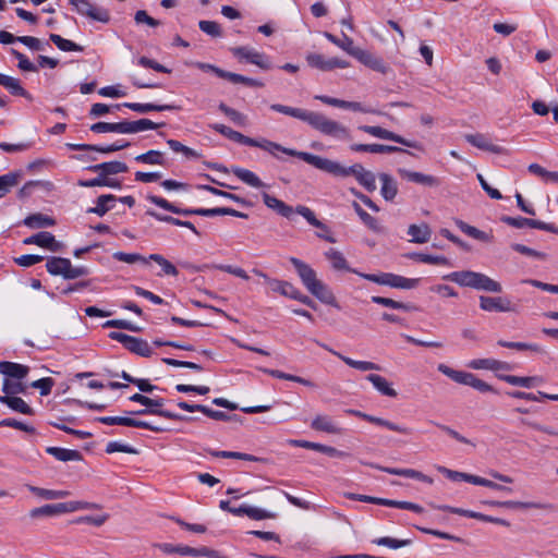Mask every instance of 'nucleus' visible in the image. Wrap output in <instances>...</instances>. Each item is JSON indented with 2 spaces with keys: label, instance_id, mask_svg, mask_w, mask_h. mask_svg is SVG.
Here are the masks:
<instances>
[{
  "label": "nucleus",
  "instance_id": "680f3d73",
  "mask_svg": "<svg viewBox=\"0 0 558 558\" xmlns=\"http://www.w3.org/2000/svg\"><path fill=\"white\" fill-rule=\"evenodd\" d=\"M149 260L157 263L161 267V270H162L161 275L177 276L179 274L175 266L173 264H171L168 259H166L160 254H150L148 256V262Z\"/></svg>",
  "mask_w": 558,
  "mask_h": 558
},
{
  "label": "nucleus",
  "instance_id": "f3484780",
  "mask_svg": "<svg viewBox=\"0 0 558 558\" xmlns=\"http://www.w3.org/2000/svg\"><path fill=\"white\" fill-rule=\"evenodd\" d=\"M353 58H355L365 66L381 74H386L390 71V68L380 57H377L372 52L364 50L360 47L359 49H356V51H353Z\"/></svg>",
  "mask_w": 558,
  "mask_h": 558
},
{
  "label": "nucleus",
  "instance_id": "412c9836",
  "mask_svg": "<svg viewBox=\"0 0 558 558\" xmlns=\"http://www.w3.org/2000/svg\"><path fill=\"white\" fill-rule=\"evenodd\" d=\"M359 130L363 131L364 133H367L374 137H377V138L392 141V142H396L398 144H401V145H404L408 147H415L414 143H412V142L405 140L404 137H402L391 131H388L381 126L360 125Z\"/></svg>",
  "mask_w": 558,
  "mask_h": 558
},
{
  "label": "nucleus",
  "instance_id": "f03ea898",
  "mask_svg": "<svg viewBox=\"0 0 558 558\" xmlns=\"http://www.w3.org/2000/svg\"><path fill=\"white\" fill-rule=\"evenodd\" d=\"M289 260L293 265L302 283L311 294L317 298L322 303L333 306L338 310L340 308L330 288L317 278L316 271L308 264L296 257H290Z\"/></svg>",
  "mask_w": 558,
  "mask_h": 558
},
{
  "label": "nucleus",
  "instance_id": "f257e3e1",
  "mask_svg": "<svg viewBox=\"0 0 558 558\" xmlns=\"http://www.w3.org/2000/svg\"><path fill=\"white\" fill-rule=\"evenodd\" d=\"M272 111L293 117L303 122H306L314 130L324 135L331 136L337 140L349 141L351 138L350 131L343 124L327 118L325 114L317 111H310L301 108H294L280 104H272L270 106Z\"/></svg>",
  "mask_w": 558,
  "mask_h": 558
},
{
  "label": "nucleus",
  "instance_id": "3c124183",
  "mask_svg": "<svg viewBox=\"0 0 558 558\" xmlns=\"http://www.w3.org/2000/svg\"><path fill=\"white\" fill-rule=\"evenodd\" d=\"M371 300L373 303L390 307L393 310H401L404 312H411L416 310V307L410 303L398 302L389 298L374 295L371 298Z\"/></svg>",
  "mask_w": 558,
  "mask_h": 558
},
{
  "label": "nucleus",
  "instance_id": "37998d69",
  "mask_svg": "<svg viewBox=\"0 0 558 558\" xmlns=\"http://www.w3.org/2000/svg\"><path fill=\"white\" fill-rule=\"evenodd\" d=\"M232 172L238 179L252 187L260 189L265 186L264 182L251 170L235 167Z\"/></svg>",
  "mask_w": 558,
  "mask_h": 558
},
{
  "label": "nucleus",
  "instance_id": "a18cd8bd",
  "mask_svg": "<svg viewBox=\"0 0 558 558\" xmlns=\"http://www.w3.org/2000/svg\"><path fill=\"white\" fill-rule=\"evenodd\" d=\"M125 349L144 357H149L154 353L151 347L146 340L136 337H132Z\"/></svg>",
  "mask_w": 558,
  "mask_h": 558
},
{
  "label": "nucleus",
  "instance_id": "864d4df0",
  "mask_svg": "<svg viewBox=\"0 0 558 558\" xmlns=\"http://www.w3.org/2000/svg\"><path fill=\"white\" fill-rule=\"evenodd\" d=\"M420 282L418 278H405L400 275L390 274L389 277V287L397 289H414L417 287Z\"/></svg>",
  "mask_w": 558,
  "mask_h": 558
},
{
  "label": "nucleus",
  "instance_id": "49530a36",
  "mask_svg": "<svg viewBox=\"0 0 558 558\" xmlns=\"http://www.w3.org/2000/svg\"><path fill=\"white\" fill-rule=\"evenodd\" d=\"M352 207L356 215L360 217L362 222L372 231L379 233L383 231V227L379 225L376 218L366 213L359 203L353 202Z\"/></svg>",
  "mask_w": 558,
  "mask_h": 558
},
{
  "label": "nucleus",
  "instance_id": "dca6fc26",
  "mask_svg": "<svg viewBox=\"0 0 558 558\" xmlns=\"http://www.w3.org/2000/svg\"><path fill=\"white\" fill-rule=\"evenodd\" d=\"M502 221L511 227L519 228V229L529 227V228L544 230L547 232L558 234V227H556L553 223H547V222H544L541 220L523 218V217H504Z\"/></svg>",
  "mask_w": 558,
  "mask_h": 558
},
{
  "label": "nucleus",
  "instance_id": "a19ab883",
  "mask_svg": "<svg viewBox=\"0 0 558 558\" xmlns=\"http://www.w3.org/2000/svg\"><path fill=\"white\" fill-rule=\"evenodd\" d=\"M23 223L31 229H41L54 226L56 220L41 213H36L27 216Z\"/></svg>",
  "mask_w": 558,
  "mask_h": 558
},
{
  "label": "nucleus",
  "instance_id": "79ce46f5",
  "mask_svg": "<svg viewBox=\"0 0 558 558\" xmlns=\"http://www.w3.org/2000/svg\"><path fill=\"white\" fill-rule=\"evenodd\" d=\"M408 234L411 236V242L423 244L429 241L432 230L426 223L411 225Z\"/></svg>",
  "mask_w": 558,
  "mask_h": 558
},
{
  "label": "nucleus",
  "instance_id": "052dcab7",
  "mask_svg": "<svg viewBox=\"0 0 558 558\" xmlns=\"http://www.w3.org/2000/svg\"><path fill=\"white\" fill-rule=\"evenodd\" d=\"M137 162L146 163V165H163L165 158L163 154L159 150H148L144 154H141L135 157Z\"/></svg>",
  "mask_w": 558,
  "mask_h": 558
},
{
  "label": "nucleus",
  "instance_id": "2eb2a0df",
  "mask_svg": "<svg viewBox=\"0 0 558 558\" xmlns=\"http://www.w3.org/2000/svg\"><path fill=\"white\" fill-rule=\"evenodd\" d=\"M480 308L485 312L508 313L514 312L515 307L508 298L480 296Z\"/></svg>",
  "mask_w": 558,
  "mask_h": 558
},
{
  "label": "nucleus",
  "instance_id": "f8f14e48",
  "mask_svg": "<svg viewBox=\"0 0 558 558\" xmlns=\"http://www.w3.org/2000/svg\"><path fill=\"white\" fill-rule=\"evenodd\" d=\"M232 54L240 61L244 60L247 63L254 64L262 70L272 69V63L267 54L259 52L254 48L242 46L233 47L230 49Z\"/></svg>",
  "mask_w": 558,
  "mask_h": 558
},
{
  "label": "nucleus",
  "instance_id": "f704fd0d",
  "mask_svg": "<svg viewBox=\"0 0 558 558\" xmlns=\"http://www.w3.org/2000/svg\"><path fill=\"white\" fill-rule=\"evenodd\" d=\"M378 177L381 182V196L388 202L393 201L398 194L397 181L388 173H380Z\"/></svg>",
  "mask_w": 558,
  "mask_h": 558
},
{
  "label": "nucleus",
  "instance_id": "4d7b16f0",
  "mask_svg": "<svg viewBox=\"0 0 558 558\" xmlns=\"http://www.w3.org/2000/svg\"><path fill=\"white\" fill-rule=\"evenodd\" d=\"M326 258L330 262L336 270H350L343 254L335 248H329L325 253Z\"/></svg>",
  "mask_w": 558,
  "mask_h": 558
},
{
  "label": "nucleus",
  "instance_id": "aec40b11",
  "mask_svg": "<svg viewBox=\"0 0 558 558\" xmlns=\"http://www.w3.org/2000/svg\"><path fill=\"white\" fill-rule=\"evenodd\" d=\"M26 245L35 244L40 247L47 248L51 252H59L62 250L63 244L56 240L54 235L47 231H41L33 234L23 240Z\"/></svg>",
  "mask_w": 558,
  "mask_h": 558
},
{
  "label": "nucleus",
  "instance_id": "bb28decb",
  "mask_svg": "<svg viewBox=\"0 0 558 558\" xmlns=\"http://www.w3.org/2000/svg\"><path fill=\"white\" fill-rule=\"evenodd\" d=\"M465 140L471 145L477 147L478 149L494 153V154H504L505 148L493 144L485 135L483 134H468L465 135Z\"/></svg>",
  "mask_w": 558,
  "mask_h": 558
},
{
  "label": "nucleus",
  "instance_id": "0eeeda50",
  "mask_svg": "<svg viewBox=\"0 0 558 558\" xmlns=\"http://www.w3.org/2000/svg\"><path fill=\"white\" fill-rule=\"evenodd\" d=\"M252 143L253 144H248V146H251V147H258V148L269 153L274 157L278 158L277 153L280 151V153L287 154V155L292 156V157H298L299 159L307 162L308 165H311V166H313L315 168H317L318 161H319V158H320V156L313 155L311 153L299 151V150H295V149H292V148L283 147L280 144L271 142V141L266 140V138H259V140L252 138Z\"/></svg>",
  "mask_w": 558,
  "mask_h": 558
},
{
  "label": "nucleus",
  "instance_id": "603ef678",
  "mask_svg": "<svg viewBox=\"0 0 558 558\" xmlns=\"http://www.w3.org/2000/svg\"><path fill=\"white\" fill-rule=\"evenodd\" d=\"M28 490L35 494L36 496L47 499V500H53V499H62L70 496V492L68 490H53V489H46L40 488L36 486L28 485Z\"/></svg>",
  "mask_w": 558,
  "mask_h": 558
},
{
  "label": "nucleus",
  "instance_id": "5fc2aeb1",
  "mask_svg": "<svg viewBox=\"0 0 558 558\" xmlns=\"http://www.w3.org/2000/svg\"><path fill=\"white\" fill-rule=\"evenodd\" d=\"M311 426L313 429L317 432H323L331 435H340L344 430L335 421H312Z\"/></svg>",
  "mask_w": 558,
  "mask_h": 558
},
{
  "label": "nucleus",
  "instance_id": "8fccbe9b",
  "mask_svg": "<svg viewBox=\"0 0 558 558\" xmlns=\"http://www.w3.org/2000/svg\"><path fill=\"white\" fill-rule=\"evenodd\" d=\"M456 225L463 233H465L466 235H469L475 240H478L482 242H490L492 241L490 234H488L473 226H470L462 220H457Z\"/></svg>",
  "mask_w": 558,
  "mask_h": 558
},
{
  "label": "nucleus",
  "instance_id": "20e7f679",
  "mask_svg": "<svg viewBox=\"0 0 558 558\" xmlns=\"http://www.w3.org/2000/svg\"><path fill=\"white\" fill-rule=\"evenodd\" d=\"M317 169L330 173L335 177L345 178L353 175L359 184L366 189L368 192H374L376 190L375 174L372 171L366 170L361 163H354L350 167H344L337 161L320 157Z\"/></svg>",
  "mask_w": 558,
  "mask_h": 558
},
{
  "label": "nucleus",
  "instance_id": "b1692460",
  "mask_svg": "<svg viewBox=\"0 0 558 558\" xmlns=\"http://www.w3.org/2000/svg\"><path fill=\"white\" fill-rule=\"evenodd\" d=\"M0 373L4 378L22 380L28 375L29 367L14 362L2 361L0 362Z\"/></svg>",
  "mask_w": 558,
  "mask_h": 558
},
{
  "label": "nucleus",
  "instance_id": "5701e85b",
  "mask_svg": "<svg viewBox=\"0 0 558 558\" xmlns=\"http://www.w3.org/2000/svg\"><path fill=\"white\" fill-rule=\"evenodd\" d=\"M350 149L355 153H372V154H391V153H408L397 146L384 144H352Z\"/></svg>",
  "mask_w": 558,
  "mask_h": 558
},
{
  "label": "nucleus",
  "instance_id": "9d476101",
  "mask_svg": "<svg viewBox=\"0 0 558 558\" xmlns=\"http://www.w3.org/2000/svg\"><path fill=\"white\" fill-rule=\"evenodd\" d=\"M130 401L144 405V409L134 412L136 415H158L166 418H182L181 416L174 414L171 410L166 409L165 402L160 398L153 399L141 393H134L130 397Z\"/></svg>",
  "mask_w": 558,
  "mask_h": 558
},
{
  "label": "nucleus",
  "instance_id": "774afa93",
  "mask_svg": "<svg viewBox=\"0 0 558 558\" xmlns=\"http://www.w3.org/2000/svg\"><path fill=\"white\" fill-rule=\"evenodd\" d=\"M2 86L5 87L12 95L26 97L27 92L21 86L17 78L7 75Z\"/></svg>",
  "mask_w": 558,
  "mask_h": 558
},
{
  "label": "nucleus",
  "instance_id": "13d9d810",
  "mask_svg": "<svg viewBox=\"0 0 558 558\" xmlns=\"http://www.w3.org/2000/svg\"><path fill=\"white\" fill-rule=\"evenodd\" d=\"M3 396H17L26 391V387L21 380L13 378H3L2 383Z\"/></svg>",
  "mask_w": 558,
  "mask_h": 558
},
{
  "label": "nucleus",
  "instance_id": "a211bd4d",
  "mask_svg": "<svg viewBox=\"0 0 558 558\" xmlns=\"http://www.w3.org/2000/svg\"><path fill=\"white\" fill-rule=\"evenodd\" d=\"M485 505L492 507H501L508 509H538V510H553L554 505L548 502H535V501H518V500H507V501H498V500H486Z\"/></svg>",
  "mask_w": 558,
  "mask_h": 558
},
{
  "label": "nucleus",
  "instance_id": "423d86ee",
  "mask_svg": "<svg viewBox=\"0 0 558 558\" xmlns=\"http://www.w3.org/2000/svg\"><path fill=\"white\" fill-rule=\"evenodd\" d=\"M253 272L255 275L262 277L274 292H277V293H279L283 296L290 298L292 300L300 301L301 303H303L314 310L316 308V304L314 303V301L311 298H308L307 295L303 294L292 283H290L288 281L270 278L265 272H263L258 269H253Z\"/></svg>",
  "mask_w": 558,
  "mask_h": 558
},
{
  "label": "nucleus",
  "instance_id": "4c0bfd02",
  "mask_svg": "<svg viewBox=\"0 0 558 558\" xmlns=\"http://www.w3.org/2000/svg\"><path fill=\"white\" fill-rule=\"evenodd\" d=\"M178 408L184 411L189 412H201L202 414L210 417V418H229L223 412L221 411H213L210 408L202 405V404H193L185 401H180L177 403Z\"/></svg>",
  "mask_w": 558,
  "mask_h": 558
},
{
  "label": "nucleus",
  "instance_id": "cd10ccee",
  "mask_svg": "<svg viewBox=\"0 0 558 558\" xmlns=\"http://www.w3.org/2000/svg\"><path fill=\"white\" fill-rule=\"evenodd\" d=\"M468 366L472 369L488 371H509L510 364L495 359H475L469 362Z\"/></svg>",
  "mask_w": 558,
  "mask_h": 558
},
{
  "label": "nucleus",
  "instance_id": "58836bf2",
  "mask_svg": "<svg viewBox=\"0 0 558 558\" xmlns=\"http://www.w3.org/2000/svg\"><path fill=\"white\" fill-rule=\"evenodd\" d=\"M211 128L215 131H217L218 133L222 134L223 136L228 137L229 140H231L233 142H236L239 144L246 145V146H248V144H253L252 137H248L238 131H234L225 124L215 123Z\"/></svg>",
  "mask_w": 558,
  "mask_h": 558
},
{
  "label": "nucleus",
  "instance_id": "69168bd1",
  "mask_svg": "<svg viewBox=\"0 0 558 558\" xmlns=\"http://www.w3.org/2000/svg\"><path fill=\"white\" fill-rule=\"evenodd\" d=\"M497 344L502 348L514 349L518 351L530 350V351L537 352V353L543 351L542 348L536 343L512 342V341L498 340Z\"/></svg>",
  "mask_w": 558,
  "mask_h": 558
},
{
  "label": "nucleus",
  "instance_id": "4468645a",
  "mask_svg": "<svg viewBox=\"0 0 558 558\" xmlns=\"http://www.w3.org/2000/svg\"><path fill=\"white\" fill-rule=\"evenodd\" d=\"M306 61L310 66L325 72L350 66V63L345 60L339 58L326 59L323 54L314 52L306 56Z\"/></svg>",
  "mask_w": 558,
  "mask_h": 558
},
{
  "label": "nucleus",
  "instance_id": "c756f323",
  "mask_svg": "<svg viewBox=\"0 0 558 558\" xmlns=\"http://www.w3.org/2000/svg\"><path fill=\"white\" fill-rule=\"evenodd\" d=\"M90 131L95 133L129 134V121L124 120L116 123L97 122L90 126Z\"/></svg>",
  "mask_w": 558,
  "mask_h": 558
},
{
  "label": "nucleus",
  "instance_id": "4be33fe9",
  "mask_svg": "<svg viewBox=\"0 0 558 558\" xmlns=\"http://www.w3.org/2000/svg\"><path fill=\"white\" fill-rule=\"evenodd\" d=\"M400 177L405 179L409 182H413L427 187H438L441 184V181L434 175L425 174L417 171H411L407 169L398 170Z\"/></svg>",
  "mask_w": 558,
  "mask_h": 558
},
{
  "label": "nucleus",
  "instance_id": "bf43d9fd",
  "mask_svg": "<svg viewBox=\"0 0 558 558\" xmlns=\"http://www.w3.org/2000/svg\"><path fill=\"white\" fill-rule=\"evenodd\" d=\"M49 39L62 51H83V47L58 34H50Z\"/></svg>",
  "mask_w": 558,
  "mask_h": 558
},
{
  "label": "nucleus",
  "instance_id": "a878e982",
  "mask_svg": "<svg viewBox=\"0 0 558 558\" xmlns=\"http://www.w3.org/2000/svg\"><path fill=\"white\" fill-rule=\"evenodd\" d=\"M87 169L92 172L109 177L112 174L126 172L129 167L122 161H109L89 166Z\"/></svg>",
  "mask_w": 558,
  "mask_h": 558
},
{
  "label": "nucleus",
  "instance_id": "9b49d317",
  "mask_svg": "<svg viewBox=\"0 0 558 558\" xmlns=\"http://www.w3.org/2000/svg\"><path fill=\"white\" fill-rule=\"evenodd\" d=\"M47 271L52 276H62L64 279H76L88 275L86 267H73L71 260L63 257H50L46 264Z\"/></svg>",
  "mask_w": 558,
  "mask_h": 558
},
{
  "label": "nucleus",
  "instance_id": "ddd939ff",
  "mask_svg": "<svg viewBox=\"0 0 558 558\" xmlns=\"http://www.w3.org/2000/svg\"><path fill=\"white\" fill-rule=\"evenodd\" d=\"M70 4L74 7L75 11L90 20L101 23L109 22V13L107 10L96 7L90 0H70Z\"/></svg>",
  "mask_w": 558,
  "mask_h": 558
},
{
  "label": "nucleus",
  "instance_id": "6e6d98bb",
  "mask_svg": "<svg viewBox=\"0 0 558 558\" xmlns=\"http://www.w3.org/2000/svg\"><path fill=\"white\" fill-rule=\"evenodd\" d=\"M430 506L435 509H439V510H442V511H448V512H451V513H456V514H459V515H463V517H468V518H472V519H477L480 521H486V514H483V513H480V512H475V511H471V510H465V509H462V508H456V507H451V506H437V505H434V504H430Z\"/></svg>",
  "mask_w": 558,
  "mask_h": 558
},
{
  "label": "nucleus",
  "instance_id": "de8ad7c7",
  "mask_svg": "<svg viewBox=\"0 0 558 558\" xmlns=\"http://www.w3.org/2000/svg\"><path fill=\"white\" fill-rule=\"evenodd\" d=\"M324 36L327 40H329L330 43H332L333 45H336L337 47H339L340 49H342L343 51H345L347 53H349L352 57H353V51H356V49H359V47H355L353 45V39L345 34H343L342 39L338 38L337 36L332 35L331 33H328V32H325Z\"/></svg>",
  "mask_w": 558,
  "mask_h": 558
},
{
  "label": "nucleus",
  "instance_id": "c85d7f7f",
  "mask_svg": "<svg viewBox=\"0 0 558 558\" xmlns=\"http://www.w3.org/2000/svg\"><path fill=\"white\" fill-rule=\"evenodd\" d=\"M121 107L129 108L138 113H148L150 111H170L174 110L177 107L173 105H155V104H140V102H123L121 105H116L114 108L119 109Z\"/></svg>",
  "mask_w": 558,
  "mask_h": 558
},
{
  "label": "nucleus",
  "instance_id": "338daca9",
  "mask_svg": "<svg viewBox=\"0 0 558 558\" xmlns=\"http://www.w3.org/2000/svg\"><path fill=\"white\" fill-rule=\"evenodd\" d=\"M112 257L116 260L123 262L126 264H135V263L147 264L148 263V257L146 258L137 253L114 252L112 254Z\"/></svg>",
  "mask_w": 558,
  "mask_h": 558
},
{
  "label": "nucleus",
  "instance_id": "c9c22d12",
  "mask_svg": "<svg viewBox=\"0 0 558 558\" xmlns=\"http://www.w3.org/2000/svg\"><path fill=\"white\" fill-rule=\"evenodd\" d=\"M46 452L59 461H81L83 456L80 451L60 447H47Z\"/></svg>",
  "mask_w": 558,
  "mask_h": 558
},
{
  "label": "nucleus",
  "instance_id": "0e129e2a",
  "mask_svg": "<svg viewBox=\"0 0 558 558\" xmlns=\"http://www.w3.org/2000/svg\"><path fill=\"white\" fill-rule=\"evenodd\" d=\"M411 258L416 259L424 264L429 265H449V260L445 256L429 255L423 253H413L410 255Z\"/></svg>",
  "mask_w": 558,
  "mask_h": 558
},
{
  "label": "nucleus",
  "instance_id": "7ed1b4c3",
  "mask_svg": "<svg viewBox=\"0 0 558 558\" xmlns=\"http://www.w3.org/2000/svg\"><path fill=\"white\" fill-rule=\"evenodd\" d=\"M289 260L293 265L302 283L311 294L317 298L322 303L333 306L338 310L340 308L330 288L317 278L316 271L308 264L296 257H290Z\"/></svg>",
  "mask_w": 558,
  "mask_h": 558
},
{
  "label": "nucleus",
  "instance_id": "6ab92c4d",
  "mask_svg": "<svg viewBox=\"0 0 558 558\" xmlns=\"http://www.w3.org/2000/svg\"><path fill=\"white\" fill-rule=\"evenodd\" d=\"M106 424L113 425H125L137 428L150 430L153 433L169 432L172 427L168 424V421H102Z\"/></svg>",
  "mask_w": 558,
  "mask_h": 558
},
{
  "label": "nucleus",
  "instance_id": "473e14b6",
  "mask_svg": "<svg viewBox=\"0 0 558 558\" xmlns=\"http://www.w3.org/2000/svg\"><path fill=\"white\" fill-rule=\"evenodd\" d=\"M263 201L268 208L277 211L282 217L290 218L294 213L291 206L268 193H263Z\"/></svg>",
  "mask_w": 558,
  "mask_h": 558
},
{
  "label": "nucleus",
  "instance_id": "6e6552de",
  "mask_svg": "<svg viewBox=\"0 0 558 558\" xmlns=\"http://www.w3.org/2000/svg\"><path fill=\"white\" fill-rule=\"evenodd\" d=\"M149 202L155 204L156 206L166 209L175 215L182 216H204V217H215V216H223L227 214V207H217V208H180L167 199L151 195L148 197Z\"/></svg>",
  "mask_w": 558,
  "mask_h": 558
},
{
  "label": "nucleus",
  "instance_id": "e2e57ef3",
  "mask_svg": "<svg viewBox=\"0 0 558 558\" xmlns=\"http://www.w3.org/2000/svg\"><path fill=\"white\" fill-rule=\"evenodd\" d=\"M160 124L149 119H140L137 121H129V134H135L146 130H156Z\"/></svg>",
  "mask_w": 558,
  "mask_h": 558
},
{
  "label": "nucleus",
  "instance_id": "09e8293b",
  "mask_svg": "<svg viewBox=\"0 0 558 558\" xmlns=\"http://www.w3.org/2000/svg\"><path fill=\"white\" fill-rule=\"evenodd\" d=\"M456 225L463 233H465L466 235H469L475 240H478L482 242H490L492 241L490 234H488L473 226H470L462 220H457Z\"/></svg>",
  "mask_w": 558,
  "mask_h": 558
},
{
  "label": "nucleus",
  "instance_id": "7c9ffc66",
  "mask_svg": "<svg viewBox=\"0 0 558 558\" xmlns=\"http://www.w3.org/2000/svg\"><path fill=\"white\" fill-rule=\"evenodd\" d=\"M326 350H328L329 352H331L333 355H336L337 357H339L341 361H343L348 366L352 367V368H355V369H359V371H362V372H367V371H380V366L376 363H373V362H369V361H356V360H353L349 356H345V355H342L341 353L332 350V349H329L328 347L326 345H323Z\"/></svg>",
  "mask_w": 558,
  "mask_h": 558
},
{
  "label": "nucleus",
  "instance_id": "2f4dec72",
  "mask_svg": "<svg viewBox=\"0 0 558 558\" xmlns=\"http://www.w3.org/2000/svg\"><path fill=\"white\" fill-rule=\"evenodd\" d=\"M0 402L5 404L13 412L23 415H34L33 409L17 396H0Z\"/></svg>",
  "mask_w": 558,
  "mask_h": 558
},
{
  "label": "nucleus",
  "instance_id": "39448f33",
  "mask_svg": "<svg viewBox=\"0 0 558 558\" xmlns=\"http://www.w3.org/2000/svg\"><path fill=\"white\" fill-rule=\"evenodd\" d=\"M445 280L452 281L461 287H468L480 291L500 293L501 284L482 272L472 270L453 271L444 276Z\"/></svg>",
  "mask_w": 558,
  "mask_h": 558
},
{
  "label": "nucleus",
  "instance_id": "ea45409f",
  "mask_svg": "<svg viewBox=\"0 0 558 558\" xmlns=\"http://www.w3.org/2000/svg\"><path fill=\"white\" fill-rule=\"evenodd\" d=\"M499 378L512 386L532 388L543 383L538 376L520 377L514 375H500Z\"/></svg>",
  "mask_w": 558,
  "mask_h": 558
},
{
  "label": "nucleus",
  "instance_id": "393cba45",
  "mask_svg": "<svg viewBox=\"0 0 558 558\" xmlns=\"http://www.w3.org/2000/svg\"><path fill=\"white\" fill-rule=\"evenodd\" d=\"M369 465L372 468H375L377 470H380L383 472H386V473H389V474H392V475H399V476L415 478V480L425 482L427 484H432L433 483V478L432 477L423 474L420 471L413 470V469H395V468L380 466V465H377V464H369Z\"/></svg>",
  "mask_w": 558,
  "mask_h": 558
},
{
  "label": "nucleus",
  "instance_id": "72a5a7b5",
  "mask_svg": "<svg viewBox=\"0 0 558 558\" xmlns=\"http://www.w3.org/2000/svg\"><path fill=\"white\" fill-rule=\"evenodd\" d=\"M366 380L372 383L373 387L383 396L395 398L398 395L392 388L391 383L380 375L368 374Z\"/></svg>",
  "mask_w": 558,
  "mask_h": 558
},
{
  "label": "nucleus",
  "instance_id": "c03bdc74",
  "mask_svg": "<svg viewBox=\"0 0 558 558\" xmlns=\"http://www.w3.org/2000/svg\"><path fill=\"white\" fill-rule=\"evenodd\" d=\"M22 177L23 174L21 171H12L0 175V197H3L12 187L16 186Z\"/></svg>",
  "mask_w": 558,
  "mask_h": 558
},
{
  "label": "nucleus",
  "instance_id": "1a4fd4ad",
  "mask_svg": "<svg viewBox=\"0 0 558 558\" xmlns=\"http://www.w3.org/2000/svg\"><path fill=\"white\" fill-rule=\"evenodd\" d=\"M437 369L454 383L470 386L480 392H493L494 388L476 375L463 371H456L446 364H439Z\"/></svg>",
  "mask_w": 558,
  "mask_h": 558
},
{
  "label": "nucleus",
  "instance_id": "e433bc0d",
  "mask_svg": "<svg viewBox=\"0 0 558 558\" xmlns=\"http://www.w3.org/2000/svg\"><path fill=\"white\" fill-rule=\"evenodd\" d=\"M116 201H118V198L112 194L100 195L96 201V206L88 208L87 213L95 214L99 217H102L110 209L113 208Z\"/></svg>",
  "mask_w": 558,
  "mask_h": 558
}]
</instances>
